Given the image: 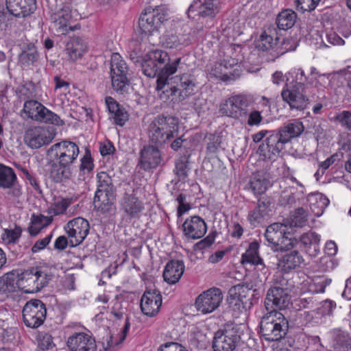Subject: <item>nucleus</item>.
<instances>
[{"label": "nucleus", "mask_w": 351, "mask_h": 351, "mask_svg": "<svg viewBox=\"0 0 351 351\" xmlns=\"http://www.w3.org/2000/svg\"><path fill=\"white\" fill-rule=\"evenodd\" d=\"M9 12L16 17H26L36 9V0H6Z\"/></svg>", "instance_id": "5701e85b"}, {"label": "nucleus", "mask_w": 351, "mask_h": 351, "mask_svg": "<svg viewBox=\"0 0 351 351\" xmlns=\"http://www.w3.org/2000/svg\"><path fill=\"white\" fill-rule=\"evenodd\" d=\"M67 346L71 351H95L97 348L95 339L84 332H76L69 337Z\"/></svg>", "instance_id": "412c9836"}, {"label": "nucleus", "mask_w": 351, "mask_h": 351, "mask_svg": "<svg viewBox=\"0 0 351 351\" xmlns=\"http://www.w3.org/2000/svg\"><path fill=\"white\" fill-rule=\"evenodd\" d=\"M288 328L287 319L278 311H268L261 322V333L268 341L280 340L287 334Z\"/></svg>", "instance_id": "20e7f679"}, {"label": "nucleus", "mask_w": 351, "mask_h": 351, "mask_svg": "<svg viewBox=\"0 0 351 351\" xmlns=\"http://www.w3.org/2000/svg\"><path fill=\"white\" fill-rule=\"evenodd\" d=\"M89 230V223L84 218L77 217L69 221L65 226V230L71 246L74 247L82 243L87 237Z\"/></svg>", "instance_id": "2eb2a0df"}, {"label": "nucleus", "mask_w": 351, "mask_h": 351, "mask_svg": "<svg viewBox=\"0 0 351 351\" xmlns=\"http://www.w3.org/2000/svg\"><path fill=\"white\" fill-rule=\"evenodd\" d=\"M271 199L264 196L260 197L256 206L248 212L247 219L250 226L256 228L263 225L270 217Z\"/></svg>", "instance_id": "dca6fc26"}, {"label": "nucleus", "mask_w": 351, "mask_h": 351, "mask_svg": "<svg viewBox=\"0 0 351 351\" xmlns=\"http://www.w3.org/2000/svg\"><path fill=\"white\" fill-rule=\"evenodd\" d=\"M288 234L289 232L286 231V234H283L279 241V245H276L274 251H289L296 246L298 241L294 238L289 237Z\"/></svg>", "instance_id": "13d9d810"}, {"label": "nucleus", "mask_w": 351, "mask_h": 351, "mask_svg": "<svg viewBox=\"0 0 351 351\" xmlns=\"http://www.w3.org/2000/svg\"><path fill=\"white\" fill-rule=\"evenodd\" d=\"M147 10L148 14L154 16L153 19L157 30H158L169 19V9L165 5L156 6L152 10L149 8Z\"/></svg>", "instance_id": "37998d69"}, {"label": "nucleus", "mask_w": 351, "mask_h": 351, "mask_svg": "<svg viewBox=\"0 0 351 351\" xmlns=\"http://www.w3.org/2000/svg\"><path fill=\"white\" fill-rule=\"evenodd\" d=\"M332 280L326 277L316 278L315 280V289L313 291L316 293H324L326 287L330 285Z\"/></svg>", "instance_id": "774afa93"}, {"label": "nucleus", "mask_w": 351, "mask_h": 351, "mask_svg": "<svg viewBox=\"0 0 351 351\" xmlns=\"http://www.w3.org/2000/svg\"><path fill=\"white\" fill-rule=\"evenodd\" d=\"M19 289L17 278L14 274H7L5 277L0 281V294L8 297L12 293Z\"/></svg>", "instance_id": "c03bdc74"}, {"label": "nucleus", "mask_w": 351, "mask_h": 351, "mask_svg": "<svg viewBox=\"0 0 351 351\" xmlns=\"http://www.w3.org/2000/svg\"><path fill=\"white\" fill-rule=\"evenodd\" d=\"M304 127L299 120H293L277 130L271 131L258 149L260 157L264 160L274 161L285 149V145L291 139L298 137L303 132Z\"/></svg>", "instance_id": "f03ea898"}, {"label": "nucleus", "mask_w": 351, "mask_h": 351, "mask_svg": "<svg viewBox=\"0 0 351 351\" xmlns=\"http://www.w3.org/2000/svg\"><path fill=\"white\" fill-rule=\"evenodd\" d=\"M106 104L114 123L119 126H123L129 119V114L125 109L111 97L106 98Z\"/></svg>", "instance_id": "cd10ccee"}, {"label": "nucleus", "mask_w": 351, "mask_h": 351, "mask_svg": "<svg viewBox=\"0 0 351 351\" xmlns=\"http://www.w3.org/2000/svg\"><path fill=\"white\" fill-rule=\"evenodd\" d=\"M71 19V9L64 6L53 15L54 23L59 26L62 34H66L70 31H74L80 28V25H69Z\"/></svg>", "instance_id": "c756f323"}, {"label": "nucleus", "mask_w": 351, "mask_h": 351, "mask_svg": "<svg viewBox=\"0 0 351 351\" xmlns=\"http://www.w3.org/2000/svg\"><path fill=\"white\" fill-rule=\"evenodd\" d=\"M220 11L219 0H194L187 12L202 17L214 18Z\"/></svg>", "instance_id": "f3484780"}, {"label": "nucleus", "mask_w": 351, "mask_h": 351, "mask_svg": "<svg viewBox=\"0 0 351 351\" xmlns=\"http://www.w3.org/2000/svg\"><path fill=\"white\" fill-rule=\"evenodd\" d=\"M258 249L259 244L258 242L253 241L250 243L245 252L241 256V264H250L259 267V269H264L265 265L263 259L258 254Z\"/></svg>", "instance_id": "7c9ffc66"}, {"label": "nucleus", "mask_w": 351, "mask_h": 351, "mask_svg": "<svg viewBox=\"0 0 351 351\" xmlns=\"http://www.w3.org/2000/svg\"><path fill=\"white\" fill-rule=\"evenodd\" d=\"M162 162L160 150L153 145L145 146L140 153V164L147 171L158 167Z\"/></svg>", "instance_id": "b1692460"}, {"label": "nucleus", "mask_w": 351, "mask_h": 351, "mask_svg": "<svg viewBox=\"0 0 351 351\" xmlns=\"http://www.w3.org/2000/svg\"><path fill=\"white\" fill-rule=\"evenodd\" d=\"M247 291V287L240 284L232 287L228 291L230 302H234L235 305L243 304Z\"/></svg>", "instance_id": "3c124183"}, {"label": "nucleus", "mask_w": 351, "mask_h": 351, "mask_svg": "<svg viewBox=\"0 0 351 351\" xmlns=\"http://www.w3.org/2000/svg\"><path fill=\"white\" fill-rule=\"evenodd\" d=\"M87 50L86 43L80 38H72L67 42L66 53L69 58L75 60L80 58Z\"/></svg>", "instance_id": "c9c22d12"}, {"label": "nucleus", "mask_w": 351, "mask_h": 351, "mask_svg": "<svg viewBox=\"0 0 351 351\" xmlns=\"http://www.w3.org/2000/svg\"><path fill=\"white\" fill-rule=\"evenodd\" d=\"M250 103L246 95L232 96L220 105L219 112L224 116L240 119L247 117Z\"/></svg>", "instance_id": "0eeeda50"}, {"label": "nucleus", "mask_w": 351, "mask_h": 351, "mask_svg": "<svg viewBox=\"0 0 351 351\" xmlns=\"http://www.w3.org/2000/svg\"><path fill=\"white\" fill-rule=\"evenodd\" d=\"M302 316L306 324L317 325L322 322V317L317 308L313 311L304 312Z\"/></svg>", "instance_id": "e2e57ef3"}, {"label": "nucleus", "mask_w": 351, "mask_h": 351, "mask_svg": "<svg viewBox=\"0 0 351 351\" xmlns=\"http://www.w3.org/2000/svg\"><path fill=\"white\" fill-rule=\"evenodd\" d=\"M93 167L94 165L90 156V154L88 152H86L83 158L81 159L80 170L82 171L83 173H89L93 170Z\"/></svg>", "instance_id": "69168bd1"}, {"label": "nucleus", "mask_w": 351, "mask_h": 351, "mask_svg": "<svg viewBox=\"0 0 351 351\" xmlns=\"http://www.w3.org/2000/svg\"><path fill=\"white\" fill-rule=\"evenodd\" d=\"M337 307L336 302L331 300H325L320 302L319 306L317 308L322 317L332 316L333 311Z\"/></svg>", "instance_id": "680f3d73"}, {"label": "nucleus", "mask_w": 351, "mask_h": 351, "mask_svg": "<svg viewBox=\"0 0 351 351\" xmlns=\"http://www.w3.org/2000/svg\"><path fill=\"white\" fill-rule=\"evenodd\" d=\"M240 339L237 329L231 326L218 330L213 340V351H232Z\"/></svg>", "instance_id": "9b49d317"}, {"label": "nucleus", "mask_w": 351, "mask_h": 351, "mask_svg": "<svg viewBox=\"0 0 351 351\" xmlns=\"http://www.w3.org/2000/svg\"><path fill=\"white\" fill-rule=\"evenodd\" d=\"M223 300V293L220 289L213 287L202 293L195 300L198 311L208 314L215 311Z\"/></svg>", "instance_id": "f8f14e48"}, {"label": "nucleus", "mask_w": 351, "mask_h": 351, "mask_svg": "<svg viewBox=\"0 0 351 351\" xmlns=\"http://www.w3.org/2000/svg\"><path fill=\"white\" fill-rule=\"evenodd\" d=\"M52 221L51 217L43 215H32L31 218V226L29 231L31 235L35 236L44 228L49 226Z\"/></svg>", "instance_id": "a18cd8bd"}, {"label": "nucleus", "mask_w": 351, "mask_h": 351, "mask_svg": "<svg viewBox=\"0 0 351 351\" xmlns=\"http://www.w3.org/2000/svg\"><path fill=\"white\" fill-rule=\"evenodd\" d=\"M184 268L182 261L171 260L169 261L163 272L164 280L170 285L176 283L183 275Z\"/></svg>", "instance_id": "c85d7f7f"}, {"label": "nucleus", "mask_w": 351, "mask_h": 351, "mask_svg": "<svg viewBox=\"0 0 351 351\" xmlns=\"http://www.w3.org/2000/svg\"><path fill=\"white\" fill-rule=\"evenodd\" d=\"M179 121L173 117L158 116L151 122L148 128L150 141L162 146L178 136Z\"/></svg>", "instance_id": "7ed1b4c3"}, {"label": "nucleus", "mask_w": 351, "mask_h": 351, "mask_svg": "<svg viewBox=\"0 0 351 351\" xmlns=\"http://www.w3.org/2000/svg\"><path fill=\"white\" fill-rule=\"evenodd\" d=\"M38 121L48 124H53L58 126H62L64 124V121L61 119L58 114L49 110L45 106L44 107Z\"/></svg>", "instance_id": "864d4df0"}, {"label": "nucleus", "mask_w": 351, "mask_h": 351, "mask_svg": "<svg viewBox=\"0 0 351 351\" xmlns=\"http://www.w3.org/2000/svg\"><path fill=\"white\" fill-rule=\"evenodd\" d=\"M286 231L287 226L280 223H274L267 228L265 237L273 250L279 245V241L283 234H286Z\"/></svg>", "instance_id": "473e14b6"}, {"label": "nucleus", "mask_w": 351, "mask_h": 351, "mask_svg": "<svg viewBox=\"0 0 351 351\" xmlns=\"http://www.w3.org/2000/svg\"><path fill=\"white\" fill-rule=\"evenodd\" d=\"M320 235L315 232H308L303 234L300 237V241L304 246H313L314 252L310 254L315 256L319 252V244L320 242Z\"/></svg>", "instance_id": "8fccbe9b"}, {"label": "nucleus", "mask_w": 351, "mask_h": 351, "mask_svg": "<svg viewBox=\"0 0 351 351\" xmlns=\"http://www.w3.org/2000/svg\"><path fill=\"white\" fill-rule=\"evenodd\" d=\"M271 32V30H269V32L265 31L256 40V47L258 50L267 51L270 49H273L276 45L278 38L277 37L274 38L270 34Z\"/></svg>", "instance_id": "49530a36"}, {"label": "nucleus", "mask_w": 351, "mask_h": 351, "mask_svg": "<svg viewBox=\"0 0 351 351\" xmlns=\"http://www.w3.org/2000/svg\"><path fill=\"white\" fill-rule=\"evenodd\" d=\"M19 289L25 293L37 292L36 278L33 268L22 272L16 276Z\"/></svg>", "instance_id": "f704fd0d"}, {"label": "nucleus", "mask_w": 351, "mask_h": 351, "mask_svg": "<svg viewBox=\"0 0 351 351\" xmlns=\"http://www.w3.org/2000/svg\"><path fill=\"white\" fill-rule=\"evenodd\" d=\"M147 55L160 67L161 77L160 80H157L156 89L162 90L165 87L169 77L182 69V58L171 59L167 52L158 49L152 51Z\"/></svg>", "instance_id": "423d86ee"}, {"label": "nucleus", "mask_w": 351, "mask_h": 351, "mask_svg": "<svg viewBox=\"0 0 351 351\" xmlns=\"http://www.w3.org/2000/svg\"><path fill=\"white\" fill-rule=\"evenodd\" d=\"M286 84L288 86L297 87L300 88L307 89L308 84H306L307 77L304 71L301 68H294L289 71L286 75Z\"/></svg>", "instance_id": "e433bc0d"}, {"label": "nucleus", "mask_w": 351, "mask_h": 351, "mask_svg": "<svg viewBox=\"0 0 351 351\" xmlns=\"http://www.w3.org/2000/svg\"><path fill=\"white\" fill-rule=\"evenodd\" d=\"M80 154L78 146L70 141L55 143L48 150L52 159L49 162L50 178L56 183L64 182L71 178L73 164Z\"/></svg>", "instance_id": "f257e3e1"}, {"label": "nucleus", "mask_w": 351, "mask_h": 351, "mask_svg": "<svg viewBox=\"0 0 351 351\" xmlns=\"http://www.w3.org/2000/svg\"><path fill=\"white\" fill-rule=\"evenodd\" d=\"M73 203L72 198L58 197L51 204V210L54 215L64 214L69 206Z\"/></svg>", "instance_id": "603ef678"}, {"label": "nucleus", "mask_w": 351, "mask_h": 351, "mask_svg": "<svg viewBox=\"0 0 351 351\" xmlns=\"http://www.w3.org/2000/svg\"><path fill=\"white\" fill-rule=\"evenodd\" d=\"M16 176L11 167L0 165V187L8 189V195L12 198L22 195L21 187L16 184Z\"/></svg>", "instance_id": "a211bd4d"}, {"label": "nucleus", "mask_w": 351, "mask_h": 351, "mask_svg": "<svg viewBox=\"0 0 351 351\" xmlns=\"http://www.w3.org/2000/svg\"><path fill=\"white\" fill-rule=\"evenodd\" d=\"M153 17L148 14L147 9L142 12L138 19V27L142 33L150 34L158 31L154 25Z\"/></svg>", "instance_id": "de8ad7c7"}, {"label": "nucleus", "mask_w": 351, "mask_h": 351, "mask_svg": "<svg viewBox=\"0 0 351 351\" xmlns=\"http://www.w3.org/2000/svg\"><path fill=\"white\" fill-rule=\"evenodd\" d=\"M296 19L297 14L293 10L285 9L277 15L276 23L280 29L287 30L293 27Z\"/></svg>", "instance_id": "ea45409f"}, {"label": "nucleus", "mask_w": 351, "mask_h": 351, "mask_svg": "<svg viewBox=\"0 0 351 351\" xmlns=\"http://www.w3.org/2000/svg\"><path fill=\"white\" fill-rule=\"evenodd\" d=\"M291 296L287 289L274 286L267 291L265 306L267 311L282 310L289 306Z\"/></svg>", "instance_id": "4468645a"}, {"label": "nucleus", "mask_w": 351, "mask_h": 351, "mask_svg": "<svg viewBox=\"0 0 351 351\" xmlns=\"http://www.w3.org/2000/svg\"><path fill=\"white\" fill-rule=\"evenodd\" d=\"M46 314L45 304L37 299L29 300L23 308V322L27 327L32 328H36L43 324Z\"/></svg>", "instance_id": "6e6552de"}, {"label": "nucleus", "mask_w": 351, "mask_h": 351, "mask_svg": "<svg viewBox=\"0 0 351 351\" xmlns=\"http://www.w3.org/2000/svg\"><path fill=\"white\" fill-rule=\"evenodd\" d=\"M162 304V296L156 289L146 291L141 300V308L143 314L149 317L155 316Z\"/></svg>", "instance_id": "6ab92c4d"}, {"label": "nucleus", "mask_w": 351, "mask_h": 351, "mask_svg": "<svg viewBox=\"0 0 351 351\" xmlns=\"http://www.w3.org/2000/svg\"><path fill=\"white\" fill-rule=\"evenodd\" d=\"M307 200L310 209L315 217H320L329 204V199L319 193L308 195Z\"/></svg>", "instance_id": "58836bf2"}, {"label": "nucleus", "mask_w": 351, "mask_h": 351, "mask_svg": "<svg viewBox=\"0 0 351 351\" xmlns=\"http://www.w3.org/2000/svg\"><path fill=\"white\" fill-rule=\"evenodd\" d=\"M121 208L130 218H139L145 206L136 195L125 193L122 199Z\"/></svg>", "instance_id": "bb28decb"}, {"label": "nucleus", "mask_w": 351, "mask_h": 351, "mask_svg": "<svg viewBox=\"0 0 351 351\" xmlns=\"http://www.w3.org/2000/svg\"><path fill=\"white\" fill-rule=\"evenodd\" d=\"M270 185L269 175L261 171L253 174L249 183L250 189L254 195L264 193Z\"/></svg>", "instance_id": "2f4dec72"}, {"label": "nucleus", "mask_w": 351, "mask_h": 351, "mask_svg": "<svg viewBox=\"0 0 351 351\" xmlns=\"http://www.w3.org/2000/svg\"><path fill=\"white\" fill-rule=\"evenodd\" d=\"M141 64L142 72L145 75L149 77L158 76L157 80H160V67L157 66V63H155L147 54Z\"/></svg>", "instance_id": "09e8293b"}, {"label": "nucleus", "mask_w": 351, "mask_h": 351, "mask_svg": "<svg viewBox=\"0 0 351 351\" xmlns=\"http://www.w3.org/2000/svg\"><path fill=\"white\" fill-rule=\"evenodd\" d=\"M39 53L36 47L29 44L19 55V62L23 66H29L38 61Z\"/></svg>", "instance_id": "a19ab883"}, {"label": "nucleus", "mask_w": 351, "mask_h": 351, "mask_svg": "<svg viewBox=\"0 0 351 351\" xmlns=\"http://www.w3.org/2000/svg\"><path fill=\"white\" fill-rule=\"evenodd\" d=\"M114 202L112 192L96 191L93 199L95 208L102 213L111 210Z\"/></svg>", "instance_id": "4c0bfd02"}, {"label": "nucleus", "mask_w": 351, "mask_h": 351, "mask_svg": "<svg viewBox=\"0 0 351 351\" xmlns=\"http://www.w3.org/2000/svg\"><path fill=\"white\" fill-rule=\"evenodd\" d=\"M322 0H294V5L297 10L304 13L312 12Z\"/></svg>", "instance_id": "4d7b16f0"}, {"label": "nucleus", "mask_w": 351, "mask_h": 351, "mask_svg": "<svg viewBox=\"0 0 351 351\" xmlns=\"http://www.w3.org/2000/svg\"><path fill=\"white\" fill-rule=\"evenodd\" d=\"M182 228L184 234L191 239L202 238L207 231L206 222L197 215L187 218L182 225Z\"/></svg>", "instance_id": "aec40b11"}, {"label": "nucleus", "mask_w": 351, "mask_h": 351, "mask_svg": "<svg viewBox=\"0 0 351 351\" xmlns=\"http://www.w3.org/2000/svg\"><path fill=\"white\" fill-rule=\"evenodd\" d=\"M304 263L302 254L296 250H291L283 254L277 264L278 269L284 273H288L291 270L300 267Z\"/></svg>", "instance_id": "a878e982"}, {"label": "nucleus", "mask_w": 351, "mask_h": 351, "mask_svg": "<svg viewBox=\"0 0 351 351\" xmlns=\"http://www.w3.org/2000/svg\"><path fill=\"white\" fill-rule=\"evenodd\" d=\"M234 60H223L220 62H215L208 69L210 77L219 79L223 82L234 81L241 75V71Z\"/></svg>", "instance_id": "9d476101"}, {"label": "nucleus", "mask_w": 351, "mask_h": 351, "mask_svg": "<svg viewBox=\"0 0 351 351\" xmlns=\"http://www.w3.org/2000/svg\"><path fill=\"white\" fill-rule=\"evenodd\" d=\"M306 90L307 89L290 86L286 84L281 92V97L291 110L302 111L306 109L309 104Z\"/></svg>", "instance_id": "ddd939ff"}, {"label": "nucleus", "mask_w": 351, "mask_h": 351, "mask_svg": "<svg viewBox=\"0 0 351 351\" xmlns=\"http://www.w3.org/2000/svg\"><path fill=\"white\" fill-rule=\"evenodd\" d=\"M189 167L186 162L184 161H178L176 163V168L174 169L175 173L179 178V180H184L188 176Z\"/></svg>", "instance_id": "338daca9"}, {"label": "nucleus", "mask_w": 351, "mask_h": 351, "mask_svg": "<svg viewBox=\"0 0 351 351\" xmlns=\"http://www.w3.org/2000/svg\"><path fill=\"white\" fill-rule=\"evenodd\" d=\"M56 136V132L48 128L34 126L27 128L24 135L25 144L32 149H38L49 144Z\"/></svg>", "instance_id": "1a4fd4ad"}, {"label": "nucleus", "mask_w": 351, "mask_h": 351, "mask_svg": "<svg viewBox=\"0 0 351 351\" xmlns=\"http://www.w3.org/2000/svg\"><path fill=\"white\" fill-rule=\"evenodd\" d=\"M191 43V33L187 27L183 31L167 32L163 37V44L171 49L182 48Z\"/></svg>", "instance_id": "4be33fe9"}, {"label": "nucleus", "mask_w": 351, "mask_h": 351, "mask_svg": "<svg viewBox=\"0 0 351 351\" xmlns=\"http://www.w3.org/2000/svg\"><path fill=\"white\" fill-rule=\"evenodd\" d=\"M336 119L341 124L342 126L351 131V109L343 110L339 112Z\"/></svg>", "instance_id": "0e129e2a"}, {"label": "nucleus", "mask_w": 351, "mask_h": 351, "mask_svg": "<svg viewBox=\"0 0 351 351\" xmlns=\"http://www.w3.org/2000/svg\"><path fill=\"white\" fill-rule=\"evenodd\" d=\"M36 284V289L40 291L42 288L47 285L49 280H51L52 276L49 274L46 269L44 268H33Z\"/></svg>", "instance_id": "5fc2aeb1"}, {"label": "nucleus", "mask_w": 351, "mask_h": 351, "mask_svg": "<svg viewBox=\"0 0 351 351\" xmlns=\"http://www.w3.org/2000/svg\"><path fill=\"white\" fill-rule=\"evenodd\" d=\"M308 220L307 214L302 208H298L292 215L291 223L295 227H303Z\"/></svg>", "instance_id": "052dcab7"}, {"label": "nucleus", "mask_w": 351, "mask_h": 351, "mask_svg": "<svg viewBox=\"0 0 351 351\" xmlns=\"http://www.w3.org/2000/svg\"><path fill=\"white\" fill-rule=\"evenodd\" d=\"M194 87L195 82L192 77L183 75L180 79V83L176 86H169L167 82L166 86L162 90H164L163 92L167 93L171 91V95L178 94L180 99H184L193 93Z\"/></svg>", "instance_id": "393cba45"}, {"label": "nucleus", "mask_w": 351, "mask_h": 351, "mask_svg": "<svg viewBox=\"0 0 351 351\" xmlns=\"http://www.w3.org/2000/svg\"><path fill=\"white\" fill-rule=\"evenodd\" d=\"M21 234L20 227H16L14 229H4L1 234V239L5 243H15Z\"/></svg>", "instance_id": "bf43d9fd"}, {"label": "nucleus", "mask_w": 351, "mask_h": 351, "mask_svg": "<svg viewBox=\"0 0 351 351\" xmlns=\"http://www.w3.org/2000/svg\"><path fill=\"white\" fill-rule=\"evenodd\" d=\"M128 67L118 53H112L110 58V78L113 90L118 94L126 95L132 90L128 77Z\"/></svg>", "instance_id": "39448f33"}, {"label": "nucleus", "mask_w": 351, "mask_h": 351, "mask_svg": "<svg viewBox=\"0 0 351 351\" xmlns=\"http://www.w3.org/2000/svg\"><path fill=\"white\" fill-rule=\"evenodd\" d=\"M98 186L97 191L112 192V178L106 172L101 171L97 175Z\"/></svg>", "instance_id": "6e6d98bb"}, {"label": "nucleus", "mask_w": 351, "mask_h": 351, "mask_svg": "<svg viewBox=\"0 0 351 351\" xmlns=\"http://www.w3.org/2000/svg\"><path fill=\"white\" fill-rule=\"evenodd\" d=\"M45 106L36 100H27L23 104V112L27 118L38 121Z\"/></svg>", "instance_id": "79ce46f5"}, {"label": "nucleus", "mask_w": 351, "mask_h": 351, "mask_svg": "<svg viewBox=\"0 0 351 351\" xmlns=\"http://www.w3.org/2000/svg\"><path fill=\"white\" fill-rule=\"evenodd\" d=\"M332 338L333 348L336 351H349L351 350V337L350 335L339 328L330 332Z\"/></svg>", "instance_id": "72a5a7b5"}]
</instances>
